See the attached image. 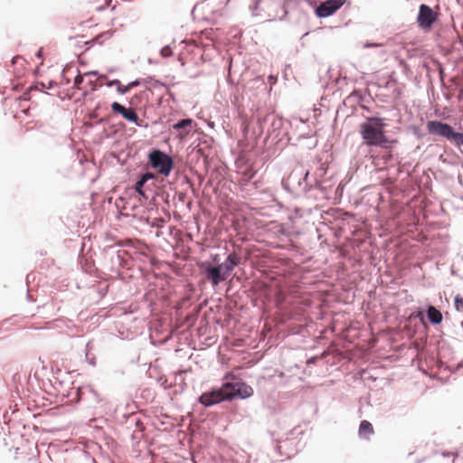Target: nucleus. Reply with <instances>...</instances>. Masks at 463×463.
Wrapping results in <instances>:
<instances>
[{
	"label": "nucleus",
	"mask_w": 463,
	"mask_h": 463,
	"mask_svg": "<svg viewBox=\"0 0 463 463\" xmlns=\"http://www.w3.org/2000/svg\"><path fill=\"white\" fill-rule=\"evenodd\" d=\"M253 395V389L241 380L224 382L221 387L202 393L198 402L204 407H211L225 401L247 399Z\"/></svg>",
	"instance_id": "obj_1"
},
{
	"label": "nucleus",
	"mask_w": 463,
	"mask_h": 463,
	"mask_svg": "<svg viewBox=\"0 0 463 463\" xmlns=\"http://www.w3.org/2000/svg\"><path fill=\"white\" fill-rule=\"evenodd\" d=\"M385 119L380 117H369L360 125V134L369 146L389 148L395 140H391L384 133Z\"/></svg>",
	"instance_id": "obj_2"
},
{
	"label": "nucleus",
	"mask_w": 463,
	"mask_h": 463,
	"mask_svg": "<svg viewBox=\"0 0 463 463\" xmlns=\"http://www.w3.org/2000/svg\"><path fill=\"white\" fill-rule=\"evenodd\" d=\"M427 129L430 134L443 137L455 146H463V133L456 132L448 123L430 120L427 123Z\"/></svg>",
	"instance_id": "obj_3"
},
{
	"label": "nucleus",
	"mask_w": 463,
	"mask_h": 463,
	"mask_svg": "<svg viewBox=\"0 0 463 463\" xmlns=\"http://www.w3.org/2000/svg\"><path fill=\"white\" fill-rule=\"evenodd\" d=\"M317 181L309 179V171L302 168L294 169L288 179L283 182L284 187L290 186L296 193H307L310 190L313 183Z\"/></svg>",
	"instance_id": "obj_4"
},
{
	"label": "nucleus",
	"mask_w": 463,
	"mask_h": 463,
	"mask_svg": "<svg viewBox=\"0 0 463 463\" xmlns=\"http://www.w3.org/2000/svg\"><path fill=\"white\" fill-rule=\"evenodd\" d=\"M147 159L149 165L164 176H168L174 168L173 157L159 149L150 151Z\"/></svg>",
	"instance_id": "obj_5"
},
{
	"label": "nucleus",
	"mask_w": 463,
	"mask_h": 463,
	"mask_svg": "<svg viewBox=\"0 0 463 463\" xmlns=\"http://www.w3.org/2000/svg\"><path fill=\"white\" fill-rule=\"evenodd\" d=\"M345 2V0H326L321 2L316 8V14L319 18L328 17L340 9Z\"/></svg>",
	"instance_id": "obj_6"
},
{
	"label": "nucleus",
	"mask_w": 463,
	"mask_h": 463,
	"mask_svg": "<svg viewBox=\"0 0 463 463\" xmlns=\"http://www.w3.org/2000/svg\"><path fill=\"white\" fill-rule=\"evenodd\" d=\"M257 124L259 125L261 130H263L267 127V125H269L268 132L271 134L276 131H279L282 128L283 120L281 118L276 116L274 113H269L264 116L263 118L258 117Z\"/></svg>",
	"instance_id": "obj_7"
},
{
	"label": "nucleus",
	"mask_w": 463,
	"mask_h": 463,
	"mask_svg": "<svg viewBox=\"0 0 463 463\" xmlns=\"http://www.w3.org/2000/svg\"><path fill=\"white\" fill-rule=\"evenodd\" d=\"M204 274L213 287L218 286L221 282L226 280L228 275L222 269V265L208 264L204 269Z\"/></svg>",
	"instance_id": "obj_8"
},
{
	"label": "nucleus",
	"mask_w": 463,
	"mask_h": 463,
	"mask_svg": "<svg viewBox=\"0 0 463 463\" xmlns=\"http://www.w3.org/2000/svg\"><path fill=\"white\" fill-rule=\"evenodd\" d=\"M111 109L115 113L120 114L128 122L134 123L137 127L141 126L140 123H139L138 116H137V112L135 111L134 109H132V108H126L123 105H121L120 103H118L117 101H114L111 104Z\"/></svg>",
	"instance_id": "obj_9"
},
{
	"label": "nucleus",
	"mask_w": 463,
	"mask_h": 463,
	"mask_svg": "<svg viewBox=\"0 0 463 463\" xmlns=\"http://www.w3.org/2000/svg\"><path fill=\"white\" fill-rule=\"evenodd\" d=\"M436 16L433 10L426 5H421L418 14V22L420 25L422 27H430L434 24Z\"/></svg>",
	"instance_id": "obj_10"
},
{
	"label": "nucleus",
	"mask_w": 463,
	"mask_h": 463,
	"mask_svg": "<svg viewBox=\"0 0 463 463\" xmlns=\"http://www.w3.org/2000/svg\"><path fill=\"white\" fill-rule=\"evenodd\" d=\"M240 263V257L235 253H231L227 256L224 262L222 263V269L229 276L233 269Z\"/></svg>",
	"instance_id": "obj_11"
},
{
	"label": "nucleus",
	"mask_w": 463,
	"mask_h": 463,
	"mask_svg": "<svg viewBox=\"0 0 463 463\" xmlns=\"http://www.w3.org/2000/svg\"><path fill=\"white\" fill-rule=\"evenodd\" d=\"M427 317L432 325H439L443 319L442 313L431 305H429L427 307Z\"/></svg>",
	"instance_id": "obj_12"
},
{
	"label": "nucleus",
	"mask_w": 463,
	"mask_h": 463,
	"mask_svg": "<svg viewBox=\"0 0 463 463\" xmlns=\"http://www.w3.org/2000/svg\"><path fill=\"white\" fill-rule=\"evenodd\" d=\"M87 393L91 394L97 403L102 402L103 399L91 385L80 387L77 391V395L79 396V399H82V397Z\"/></svg>",
	"instance_id": "obj_13"
},
{
	"label": "nucleus",
	"mask_w": 463,
	"mask_h": 463,
	"mask_svg": "<svg viewBox=\"0 0 463 463\" xmlns=\"http://www.w3.org/2000/svg\"><path fill=\"white\" fill-rule=\"evenodd\" d=\"M146 186L147 188L150 187L149 184H146L140 176L134 185L135 191L137 193V194L145 199H147L148 196L146 194L144 187Z\"/></svg>",
	"instance_id": "obj_14"
},
{
	"label": "nucleus",
	"mask_w": 463,
	"mask_h": 463,
	"mask_svg": "<svg viewBox=\"0 0 463 463\" xmlns=\"http://www.w3.org/2000/svg\"><path fill=\"white\" fill-rule=\"evenodd\" d=\"M91 350H92V342L89 341L85 346V358H86V361L88 362V364L94 367L97 364L96 356L93 354H91Z\"/></svg>",
	"instance_id": "obj_15"
},
{
	"label": "nucleus",
	"mask_w": 463,
	"mask_h": 463,
	"mask_svg": "<svg viewBox=\"0 0 463 463\" xmlns=\"http://www.w3.org/2000/svg\"><path fill=\"white\" fill-rule=\"evenodd\" d=\"M373 433V428L370 421L364 420L361 421L359 426V435L366 436L372 435Z\"/></svg>",
	"instance_id": "obj_16"
},
{
	"label": "nucleus",
	"mask_w": 463,
	"mask_h": 463,
	"mask_svg": "<svg viewBox=\"0 0 463 463\" xmlns=\"http://www.w3.org/2000/svg\"><path fill=\"white\" fill-rule=\"evenodd\" d=\"M231 0H228L230 2ZM249 4V9L251 12L252 16H262L261 13L259 12L260 5L263 2V0H247Z\"/></svg>",
	"instance_id": "obj_17"
},
{
	"label": "nucleus",
	"mask_w": 463,
	"mask_h": 463,
	"mask_svg": "<svg viewBox=\"0 0 463 463\" xmlns=\"http://www.w3.org/2000/svg\"><path fill=\"white\" fill-rule=\"evenodd\" d=\"M194 120L192 118H183L173 125V128L175 130L185 129L191 128Z\"/></svg>",
	"instance_id": "obj_18"
},
{
	"label": "nucleus",
	"mask_w": 463,
	"mask_h": 463,
	"mask_svg": "<svg viewBox=\"0 0 463 463\" xmlns=\"http://www.w3.org/2000/svg\"><path fill=\"white\" fill-rule=\"evenodd\" d=\"M140 84L139 80H133V81H130L128 85L126 86H118V88H117V91L121 94V95H124L126 93H128L129 91V90L133 87H137Z\"/></svg>",
	"instance_id": "obj_19"
},
{
	"label": "nucleus",
	"mask_w": 463,
	"mask_h": 463,
	"mask_svg": "<svg viewBox=\"0 0 463 463\" xmlns=\"http://www.w3.org/2000/svg\"><path fill=\"white\" fill-rule=\"evenodd\" d=\"M279 7L280 14H275L269 20H276L278 18L279 20L281 21L287 16L288 11L286 8V2H284L283 4H279Z\"/></svg>",
	"instance_id": "obj_20"
},
{
	"label": "nucleus",
	"mask_w": 463,
	"mask_h": 463,
	"mask_svg": "<svg viewBox=\"0 0 463 463\" xmlns=\"http://www.w3.org/2000/svg\"><path fill=\"white\" fill-rule=\"evenodd\" d=\"M454 307L457 312L463 317V298L460 295H457L454 298Z\"/></svg>",
	"instance_id": "obj_21"
},
{
	"label": "nucleus",
	"mask_w": 463,
	"mask_h": 463,
	"mask_svg": "<svg viewBox=\"0 0 463 463\" xmlns=\"http://www.w3.org/2000/svg\"><path fill=\"white\" fill-rule=\"evenodd\" d=\"M115 31H111V30H109V31H106V32H103L102 33L99 34L96 38V40L99 42V43H102L104 42L105 40H108L109 39L110 37H112V35L114 34Z\"/></svg>",
	"instance_id": "obj_22"
},
{
	"label": "nucleus",
	"mask_w": 463,
	"mask_h": 463,
	"mask_svg": "<svg viewBox=\"0 0 463 463\" xmlns=\"http://www.w3.org/2000/svg\"><path fill=\"white\" fill-rule=\"evenodd\" d=\"M140 177L146 183L148 184L150 181H154L156 178V174L150 172V171H146V173L142 174L140 175Z\"/></svg>",
	"instance_id": "obj_23"
},
{
	"label": "nucleus",
	"mask_w": 463,
	"mask_h": 463,
	"mask_svg": "<svg viewBox=\"0 0 463 463\" xmlns=\"http://www.w3.org/2000/svg\"><path fill=\"white\" fill-rule=\"evenodd\" d=\"M160 54L164 58L170 57L172 55V50L170 46L166 45L160 50Z\"/></svg>",
	"instance_id": "obj_24"
},
{
	"label": "nucleus",
	"mask_w": 463,
	"mask_h": 463,
	"mask_svg": "<svg viewBox=\"0 0 463 463\" xmlns=\"http://www.w3.org/2000/svg\"><path fill=\"white\" fill-rule=\"evenodd\" d=\"M83 81V75H80V74H78L75 78H74V85L80 90V85L82 83Z\"/></svg>",
	"instance_id": "obj_25"
},
{
	"label": "nucleus",
	"mask_w": 463,
	"mask_h": 463,
	"mask_svg": "<svg viewBox=\"0 0 463 463\" xmlns=\"http://www.w3.org/2000/svg\"><path fill=\"white\" fill-rule=\"evenodd\" d=\"M107 86L108 87L117 86V88H118V86H120V81L118 80H109L107 82Z\"/></svg>",
	"instance_id": "obj_26"
},
{
	"label": "nucleus",
	"mask_w": 463,
	"mask_h": 463,
	"mask_svg": "<svg viewBox=\"0 0 463 463\" xmlns=\"http://www.w3.org/2000/svg\"><path fill=\"white\" fill-rule=\"evenodd\" d=\"M35 56L39 59H41L43 57V51L42 49L38 50L37 52L35 53Z\"/></svg>",
	"instance_id": "obj_27"
},
{
	"label": "nucleus",
	"mask_w": 463,
	"mask_h": 463,
	"mask_svg": "<svg viewBox=\"0 0 463 463\" xmlns=\"http://www.w3.org/2000/svg\"><path fill=\"white\" fill-rule=\"evenodd\" d=\"M416 317L421 321L424 319V315L421 311H419Z\"/></svg>",
	"instance_id": "obj_28"
},
{
	"label": "nucleus",
	"mask_w": 463,
	"mask_h": 463,
	"mask_svg": "<svg viewBox=\"0 0 463 463\" xmlns=\"http://www.w3.org/2000/svg\"><path fill=\"white\" fill-rule=\"evenodd\" d=\"M98 74V71H88L86 72L84 75H97Z\"/></svg>",
	"instance_id": "obj_29"
},
{
	"label": "nucleus",
	"mask_w": 463,
	"mask_h": 463,
	"mask_svg": "<svg viewBox=\"0 0 463 463\" xmlns=\"http://www.w3.org/2000/svg\"><path fill=\"white\" fill-rule=\"evenodd\" d=\"M54 84H55V82L51 80V81H49V87H46V88L47 89H52Z\"/></svg>",
	"instance_id": "obj_30"
},
{
	"label": "nucleus",
	"mask_w": 463,
	"mask_h": 463,
	"mask_svg": "<svg viewBox=\"0 0 463 463\" xmlns=\"http://www.w3.org/2000/svg\"><path fill=\"white\" fill-rule=\"evenodd\" d=\"M117 259H118V260L119 261V263H121V261H122V258H121V256L119 255V251H118V252H117Z\"/></svg>",
	"instance_id": "obj_31"
},
{
	"label": "nucleus",
	"mask_w": 463,
	"mask_h": 463,
	"mask_svg": "<svg viewBox=\"0 0 463 463\" xmlns=\"http://www.w3.org/2000/svg\"><path fill=\"white\" fill-rule=\"evenodd\" d=\"M450 456L455 457L453 453H443V457H450Z\"/></svg>",
	"instance_id": "obj_32"
},
{
	"label": "nucleus",
	"mask_w": 463,
	"mask_h": 463,
	"mask_svg": "<svg viewBox=\"0 0 463 463\" xmlns=\"http://www.w3.org/2000/svg\"><path fill=\"white\" fill-rule=\"evenodd\" d=\"M41 86H42L43 88H46V87H49V84H46V86H45V84L42 82V83H41Z\"/></svg>",
	"instance_id": "obj_33"
},
{
	"label": "nucleus",
	"mask_w": 463,
	"mask_h": 463,
	"mask_svg": "<svg viewBox=\"0 0 463 463\" xmlns=\"http://www.w3.org/2000/svg\"><path fill=\"white\" fill-rule=\"evenodd\" d=\"M313 363V359L307 361V364Z\"/></svg>",
	"instance_id": "obj_34"
},
{
	"label": "nucleus",
	"mask_w": 463,
	"mask_h": 463,
	"mask_svg": "<svg viewBox=\"0 0 463 463\" xmlns=\"http://www.w3.org/2000/svg\"><path fill=\"white\" fill-rule=\"evenodd\" d=\"M460 326L463 328V321L460 323Z\"/></svg>",
	"instance_id": "obj_35"
}]
</instances>
